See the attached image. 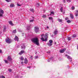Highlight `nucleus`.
I'll list each match as a JSON object with an SVG mask.
<instances>
[{
	"label": "nucleus",
	"instance_id": "obj_49",
	"mask_svg": "<svg viewBox=\"0 0 78 78\" xmlns=\"http://www.w3.org/2000/svg\"><path fill=\"white\" fill-rule=\"evenodd\" d=\"M27 68H29V69H30L31 66H27Z\"/></svg>",
	"mask_w": 78,
	"mask_h": 78
},
{
	"label": "nucleus",
	"instance_id": "obj_15",
	"mask_svg": "<svg viewBox=\"0 0 78 78\" xmlns=\"http://www.w3.org/2000/svg\"><path fill=\"white\" fill-rule=\"evenodd\" d=\"M21 61H23L24 60V58L23 56H21L20 57V58Z\"/></svg>",
	"mask_w": 78,
	"mask_h": 78
},
{
	"label": "nucleus",
	"instance_id": "obj_48",
	"mask_svg": "<svg viewBox=\"0 0 78 78\" xmlns=\"http://www.w3.org/2000/svg\"><path fill=\"white\" fill-rule=\"evenodd\" d=\"M47 53H50V51H48L47 52Z\"/></svg>",
	"mask_w": 78,
	"mask_h": 78
},
{
	"label": "nucleus",
	"instance_id": "obj_43",
	"mask_svg": "<svg viewBox=\"0 0 78 78\" xmlns=\"http://www.w3.org/2000/svg\"><path fill=\"white\" fill-rule=\"evenodd\" d=\"M68 17H66L65 18V20H68Z\"/></svg>",
	"mask_w": 78,
	"mask_h": 78
},
{
	"label": "nucleus",
	"instance_id": "obj_37",
	"mask_svg": "<svg viewBox=\"0 0 78 78\" xmlns=\"http://www.w3.org/2000/svg\"><path fill=\"white\" fill-rule=\"evenodd\" d=\"M30 59H31V60H33V56H31L30 57Z\"/></svg>",
	"mask_w": 78,
	"mask_h": 78
},
{
	"label": "nucleus",
	"instance_id": "obj_4",
	"mask_svg": "<svg viewBox=\"0 0 78 78\" xmlns=\"http://www.w3.org/2000/svg\"><path fill=\"white\" fill-rule=\"evenodd\" d=\"M4 14V12L2 9H0V17H3V14Z\"/></svg>",
	"mask_w": 78,
	"mask_h": 78
},
{
	"label": "nucleus",
	"instance_id": "obj_8",
	"mask_svg": "<svg viewBox=\"0 0 78 78\" xmlns=\"http://www.w3.org/2000/svg\"><path fill=\"white\" fill-rule=\"evenodd\" d=\"M28 62V60H27V58H26L24 59V64H27Z\"/></svg>",
	"mask_w": 78,
	"mask_h": 78
},
{
	"label": "nucleus",
	"instance_id": "obj_6",
	"mask_svg": "<svg viewBox=\"0 0 78 78\" xmlns=\"http://www.w3.org/2000/svg\"><path fill=\"white\" fill-rule=\"evenodd\" d=\"M34 30L36 33H37L39 31V27H34Z\"/></svg>",
	"mask_w": 78,
	"mask_h": 78
},
{
	"label": "nucleus",
	"instance_id": "obj_41",
	"mask_svg": "<svg viewBox=\"0 0 78 78\" xmlns=\"http://www.w3.org/2000/svg\"><path fill=\"white\" fill-rule=\"evenodd\" d=\"M35 59H37V58H38V56H35Z\"/></svg>",
	"mask_w": 78,
	"mask_h": 78
},
{
	"label": "nucleus",
	"instance_id": "obj_17",
	"mask_svg": "<svg viewBox=\"0 0 78 78\" xmlns=\"http://www.w3.org/2000/svg\"><path fill=\"white\" fill-rule=\"evenodd\" d=\"M6 26H5L4 27L3 32H6Z\"/></svg>",
	"mask_w": 78,
	"mask_h": 78
},
{
	"label": "nucleus",
	"instance_id": "obj_23",
	"mask_svg": "<svg viewBox=\"0 0 78 78\" xmlns=\"http://www.w3.org/2000/svg\"><path fill=\"white\" fill-rule=\"evenodd\" d=\"M9 24H10L11 25H12V26H13L14 25H13V24L12 23V21H9Z\"/></svg>",
	"mask_w": 78,
	"mask_h": 78
},
{
	"label": "nucleus",
	"instance_id": "obj_33",
	"mask_svg": "<svg viewBox=\"0 0 78 78\" xmlns=\"http://www.w3.org/2000/svg\"><path fill=\"white\" fill-rule=\"evenodd\" d=\"M8 70L9 71V72H12V70L11 69H9Z\"/></svg>",
	"mask_w": 78,
	"mask_h": 78
},
{
	"label": "nucleus",
	"instance_id": "obj_25",
	"mask_svg": "<svg viewBox=\"0 0 78 78\" xmlns=\"http://www.w3.org/2000/svg\"><path fill=\"white\" fill-rule=\"evenodd\" d=\"M30 11H31L33 12H34V9H30Z\"/></svg>",
	"mask_w": 78,
	"mask_h": 78
},
{
	"label": "nucleus",
	"instance_id": "obj_20",
	"mask_svg": "<svg viewBox=\"0 0 78 78\" xmlns=\"http://www.w3.org/2000/svg\"><path fill=\"white\" fill-rule=\"evenodd\" d=\"M49 19L50 20H52V22H53V18L52 17H49Z\"/></svg>",
	"mask_w": 78,
	"mask_h": 78
},
{
	"label": "nucleus",
	"instance_id": "obj_42",
	"mask_svg": "<svg viewBox=\"0 0 78 78\" xmlns=\"http://www.w3.org/2000/svg\"><path fill=\"white\" fill-rule=\"evenodd\" d=\"M6 2H10V0H5Z\"/></svg>",
	"mask_w": 78,
	"mask_h": 78
},
{
	"label": "nucleus",
	"instance_id": "obj_21",
	"mask_svg": "<svg viewBox=\"0 0 78 78\" xmlns=\"http://www.w3.org/2000/svg\"><path fill=\"white\" fill-rule=\"evenodd\" d=\"M58 20L59 22H62V20L59 19V18L58 19Z\"/></svg>",
	"mask_w": 78,
	"mask_h": 78
},
{
	"label": "nucleus",
	"instance_id": "obj_24",
	"mask_svg": "<svg viewBox=\"0 0 78 78\" xmlns=\"http://www.w3.org/2000/svg\"><path fill=\"white\" fill-rule=\"evenodd\" d=\"M49 42L50 43V44H52L53 43V41L51 40H50L49 41Z\"/></svg>",
	"mask_w": 78,
	"mask_h": 78
},
{
	"label": "nucleus",
	"instance_id": "obj_26",
	"mask_svg": "<svg viewBox=\"0 0 78 78\" xmlns=\"http://www.w3.org/2000/svg\"><path fill=\"white\" fill-rule=\"evenodd\" d=\"M46 17L47 16L45 15H43L42 16V17H43V18H46Z\"/></svg>",
	"mask_w": 78,
	"mask_h": 78
},
{
	"label": "nucleus",
	"instance_id": "obj_5",
	"mask_svg": "<svg viewBox=\"0 0 78 78\" xmlns=\"http://www.w3.org/2000/svg\"><path fill=\"white\" fill-rule=\"evenodd\" d=\"M66 48H64L61 50H60L59 51L61 53H64V51H66Z\"/></svg>",
	"mask_w": 78,
	"mask_h": 78
},
{
	"label": "nucleus",
	"instance_id": "obj_2",
	"mask_svg": "<svg viewBox=\"0 0 78 78\" xmlns=\"http://www.w3.org/2000/svg\"><path fill=\"white\" fill-rule=\"evenodd\" d=\"M32 41L33 43H35L37 45H39V40H38V38L37 37L32 38Z\"/></svg>",
	"mask_w": 78,
	"mask_h": 78
},
{
	"label": "nucleus",
	"instance_id": "obj_57",
	"mask_svg": "<svg viewBox=\"0 0 78 78\" xmlns=\"http://www.w3.org/2000/svg\"><path fill=\"white\" fill-rule=\"evenodd\" d=\"M18 47H20V46H18Z\"/></svg>",
	"mask_w": 78,
	"mask_h": 78
},
{
	"label": "nucleus",
	"instance_id": "obj_31",
	"mask_svg": "<svg viewBox=\"0 0 78 78\" xmlns=\"http://www.w3.org/2000/svg\"><path fill=\"white\" fill-rule=\"evenodd\" d=\"M76 35L75 34H73V37H76Z\"/></svg>",
	"mask_w": 78,
	"mask_h": 78
},
{
	"label": "nucleus",
	"instance_id": "obj_38",
	"mask_svg": "<svg viewBox=\"0 0 78 78\" xmlns=\"http://www.w3.org/2000/svg\"><path fill=\"white\" fill-rule=\"evenodd\" d=\"M33 21H34L33 20H30V22H33Z\"/></svg>",
	"mask_w": 78,
	"mask_h": 78
},
{
	"label": "nucleus",
	"instance_id": "obj_1",
	"mask_svg": "<svg viewBox=\"0 0 78 78\" xmlns=\"http://www.w3.org/2000/svg\"><path fill=\"white\" fill-rule=\"evenodd\" d=\"M44 34H42L41 35V40H42V41H47V37H48V34H46L44 36V38L45 39H44Z\"/></svg>",
	"mask_w": 78,
	"mask_h": 78
},
{
	"label": "nucleus",
	"instance_id": "obj_14",
	"mask_svg": "<svg viewBox=\"0 0 78 78\" xmlns=\"http://www.w3.org/2000/svg\"><path fill=\"white\" fill-rule=\"evenodd\" d=\"M15 6V5H14V4H11L10 5V8H12V7H14Z\"/></svg>",
	"mask_w": 78,
	"mask_h": 78
},
{
	"label": "nucleus",
	"instance_id": "obj_18",
	"mask_svg": "<svg viewBox=\"0 0 78 78\" xmlns=\"http://www.w3.org/2000/svg\"><path fill=\"white\" fill-rule=\"evenodd\" d=\"M70 17L71 19H73L74 18V17H73V14H71V13H70Z\"/></svg>",
	"mask_w": 78,
	"mask_h": 78
},
{
	"label": "nucleus",
	"instance_id": "obj_27",
	"mask_svg": "<svg viewBox=\"0 0 78 78\" xmlns=\"http://www.w3.org/2000/svg\"><path fill=\"white\" fill-rule=\"evenodd\" d=\"M36 5H37V7H38L39 6H40V4L38 3H37L36 4Z\"/></svg>",
	"mask_w": 78,
	"mask_h": 78
},
{
	"label": "nucleus",
	"instance_id": "obj_59",
	"mask_svg": "<svg viewBox=\"0 0 78 78\" xmlns=\"http://www.w3.org/2000/svg\"><path fill=\"white\" fill-rule=\"evenodd\" d=\"M1 66V65L0 64V66Z\"/></svg>",
	"mask_w": 78,
	"mask_h": 78
},
{
	"label": "nucleus",
	"instance_id": "obj_30",
	"mask_svg": "<svg viewBox=\"0 0 78 78\" xmlns=\"http://www.w3.org/2000/svg\"><path fill=\"white\" fill-rule=\"evenodd\" d=\"M67 22V23H70V22H71V21H70V20H67L66 21Z\"/></svg>",
	"mask_w": 78,
	"mask_h": 78
},
{
	"label": "nucleus",
	"instance_id": "obj_13",
	"mask_svg": "<svg viewBox=\"0 0 78 78\" xmlns=\"http://www.w3.org/2000/svg\"><path fill=\"white\" fill-rule=\"evenodd\" d=\"M54 34L56 35L58 33V30L57 29H55L54 30Z\"/></svg>",
	"mask_w": 78,
	"mask_h": 78
},
{
	"label": "nucleus",
	"instance_id": "obj_36",
	"mask_svg": "<svg viewBox=\"0 0 78 78\" xmlns=\"http://www.w3.org/2000/svg\"><path fill=\"white\" fill-rule=\"evenodd\" d=\"M16 30H13V33H16Z\"/></svg>",
	"mask_w": 78,
	"mask_h": 78
},
{
	"label": "nucleus",
	"instance_id": "obj_22",
	"mask_svg": "<svg viewBox=\"0 0 78 78\" xmlns=\"http://www.w3.org/2000/svg\"><path fill=\"white\" fill-rule=\"evenodd\" d=\"M30 26H31V24H30L29 26H27V30H30Z\"/></svg>",
	"mask_w": 78,
	"mask_h": 78
},
{
	"label": "nucleus",
	"instance_id": "obj_55",
	"mask_svg": "<svg viewBox=\"0 0 78 78\" xmlns=\"http://www.w3.org/2000/svg\"><path fill=\"white\" fill-rule=\"evenodd\" d=\"M32 17L33 19H34V17H33V16H32Z\"/></svg>",
	"mask_w": 78,
	"mask_h": 78
},
{
	"label": "nucleus",
	"instance_id": "obj_12",
	"mask_svg": "<svg viewBox=\"0 0 78 78\" xmlns=\"http://www.w3.org/2000/svg\"><path fill=\"white\" fill-rule=\"evenodd\" d=\"M24 53H25L24 51H21L20 53H19V54L20 55H22Z\"/></svg>",
	"mask_w": 78,
	"mask_h": 78
},
{
	"label": "nucleus",
	"instance_id": "obj_11",
	"mask_svg": "<svg viewBox=\"0 0 78 78\" xmlns=\"http://www.w3.org/2000/svg\"><path fill=\"white\" fill-rule=\"evenodd\" d=\"M7 59L9 61H12V58H11V57L9 56L8 57Z\"/></svg>",
	"mask_w": 78,
	"mask_h": 78
},
{
	"label": "nucleus",
	"instance_id": "obj_50",
	"mask_svg": "<svg viewBox=\"0 0 78 78\" xmlns=\"http://www.w3.org/2000/svg\"><path fill=\"white\" fill-rule=\"evenodd\" d=\"M64 3H66V1L65 0H63Z\"/></svg>",
	"mask_w": 78,
	"mask_h": 78
},
{
	"label": "nucleus",
	"instance_id": "obj_10",
	"mask_svg": "<svg viewBox=\"0 0 78 78\" xmlns=\"http://www.w3.org/2000/svg\"><path fill=\"white\" fill-rule=\"evenodd\" d=\"M21 48L22 49H25V45L24 44H21Z\"/></svg>",
	"mask_w": 78,
	"mask_h": 78
},
{
	"label": "nucleus",
	"instance_id": "obj_58",
	"mask_svg": "<svg viewBox=\"0 0 78 78\" xmlns=\"http://www.w3.org/2000/svg\"><path fill=\"white\" fill-rule=\"evenodd\" d=\"M50 16H51V14H50Z\"/></svg>",
	"mask_w": 78,
	"mask_h": 78
},
{
	"label": "nucleus",
	"instance_id": "obj_56",
	"mask_svg": "<svg viewBox=\"0 0 78 78\" xmlns=\"http://www.w3.org/2000/svg\"><path fill=\"white\" fill-rule=\"evenodd\" d=\"M77 49L78 50V46H77Z\"/></svg>",
	"mask_w": 78,
	"mask_h": 78
},
{
	"label": "nucleus",
	"instance_id": "obj_39",
	"mask_svg": "<svg viewBox=\"0 0 78 78\" xmlns=\"http://www.w3.org/2000/svg\"><path fill=\"white\" fill-rule=\"evenodd\" d=\"M71 9H72V10H73H73L75 9V7L73 6L72 7Z\"/></svg>",
	"mask_w": 78,
	"mask_h": 78
},
{
	"label": "nucleus",
	"instance_id": "obj_46",
	"mask_svg": "<svg viewBox=\"0 0 78 78\" xmlns=\"http://www.w3.org/2000/svg\"><path fill=\"white\" fill-rule=\"evenodd\" d=\"M17 6H21V5H20L19 4H17Z\"/></svg>",
	"mask_w": 78,
	"mask_h": 78
},
{
	"label": "nucleus",
	"instance_id": "obj_51",
	"mask_svg": "<svg viewBox=\"0 0 78 78\" xmlns=\"http://www.w3.org/2000/svg\"><path fill=\"white\" fill-rule=\"evenodd\" d=\"M76 12H77V13L78 14V10H76Z\"/></svg>",
	"mask_w": 78,
	"mask_h": 78
},
{
	"label": "nucleus",
	"instance_id": "obj_52",
	"mask_svg": "<svg viewBox=\"0 0 78 78\" xmlns=\"http://www.w3.org/2000/svg\"><path fill=\"white\" fill-rule=\"evenodd\" d=\"M51 37H53V34L51 35Z\"/></svg>",
	"mask_w": 78,
	"mask_h": 78
},
{
	"label": "nucleus",
	"instance_id": "obj_34",
	"mask_svg": "<svg viewBox=\"0 0 78 78\" xmlns=\"http://www.w3.org/2000/svg\"><path fill=\"white\" fill-rule=\"evenodd\" d=\"M66 1L68 3H70V2H71V0H66Z\"/></svg>",
	"mask_w": 78,
	"mask_h": 78
},
{
	"label": "nucleus",
	"instance_id": "obj_60",
	"mask_svg": "<svg viewBox=\"0 0 78 78\" xmlns=\"http://www.w3.org/2000/svg\"><path fill=\"white\" fill-rule=\"evenodd\" d=\"M35 54H36V53H35Z\"/></svg>",
	"mask_w": 78,
	"mask_h": 78
},
{
	"label": "nucleus",
	"instance_id": "obj_9",
	"mask_svg": "<svg viewBox=\"0 0 78 78\" xmlns=\"http://www.w3.org/2000/svg\"><path fill=\"white\" fill-rule=\"evenodd\" d=\"M14 40L16 41H19V38L17 36H16L14 39Z\"/></svg>",
	"mask_w": 78,
	"mask_h": 78
},
{
	"label": "nucleus",
	"instance_id": "obj_32",
	"mask_svg": "<svg viewBox=\"0 0 78 78\" xmlns=\"http://www.w3.org/2000/svg\"><path fill=\"white\" fill-rule=\"evenodd\" d=\"M4 61L5 63H6V64H8V62L6 60H4Z\"/></svg>",
	"mask_w": 78,
	"mask_h": 78
},
{
	"label": "nucleus",
	"instance_id": "obj_40",
	"mask_svg": "<svg viewBox=\"0 0 78 78\" xmlns=\"http://www.w3.org/2000/svg\"><path fill=\"white\" fill-rule=\"evenodd\" d=\"M78 16V13H76L75 14V16H76V17H77V16Z\"/></svg>",
	"mask_w": 78,
	"mask_h": 78
},
{
	"label": "nucleus",
	"instance_id": "obj_19",
	"mask_svg": "<svg viewBox=\"0 0 78 78\" xmlns=\"http://www.w3.org/2000/svg\"><path fill=\"white\" fill-rule=\"evenodd\" d=\"M47 44L48 45V46H51V45H52V44H51L49 42L47 43Z\"/></svg>",
	"mask_w": 78,
	"mask_h": 78
},
{
	"label": "nucleus",
	"instance_id": "obj_35",
	"mask_svg": "<svg viewBox=\"0 0 78 78\" xmlns=\"http://www.w3.org/2000/svg\"><path fill=\"white\" fill-rule=\"evenodd\" d=\"M60 11L61 12H62V7H61V8L60 9Z\"/></svg>",
	"mask_w": 78,
	"mask_h": 78
},
{
	"label": "nucleus",
	"instance_id": "obj_54",
	"mask_svg": "<svg viewBox=\"0 0 78 78\" xmlns=\"http://www.w3.org/2000/svg\"><path fill=\"white\" fill-rule=\"evenodd\" d=\"M54 44H56V42H55Z\"/></svg>",
	"mask_w": 78,
	"mask_h": 78
},
{
	"label": "nucleus",
	"instance_id": "obj_3",
	"mask_svg": "<svg viewBox=\"0 0 78 78\" xmlns=\"http://www.w3.org/2000/svg\"><path fill=\"white\" fill-rule=\"evenodd\" d=\"M5 41L6 43H8V44H10V43H11V42H12L11 40L8 38L6 39Z\"/></svg>",
	"mask_w": 78,
	"mask_h": 78
},
{
	"label": "nucleus",
	"instance_id": "obj_44",
	"mask_svg": "<svg viewBox=\"0 0 78 78\" xmlns=\"http://www.w3.org/2000/svg\"><path fill=\"white\" fill-rule=\"evenodd\" d=\"M51 14H54V12H51Z\"/></svg>",
	"mask_w": 78,
	"mask_h": 78
},
{
	"label": "nucleus",
	"instance_id": "obj_7",
	"mask_svg": "<svg viewBox=\"0 0 78 78\" xmlns=\"http://www.w3.org/2000/svg\"><path fill=\"white\" fill-rule=\"evenodd\" d=\"M66 56H67V58L68 59H69V61H70L71 62L72 61L71 57H70L69 56L67 55H66Z\"/></svg>",
	"mask_w": 78,
	"mask_h": 78
},
{
	"label": "nucleus",
	"instance_id": "obj_28",
	"mask_svg": "<svg viewBox=\"0 0 78 78\" xmlns=\"http://www.w3.org/2000/svg\"><path fill=\"white\" fill-rule=\"evenodd\" d=\"M0 78H5V77L3 76H0Z\"/></svg>",
	"mask_w": 78,
	"mask_h": 78
},
{
	"label": "nucleus",
	"instance_id": "obj_29",
	"mask_svg": "<svg viewBox=\"0 0 78 78\" xmlns=\"http://www.w3.org/2000/svg\"><path fill=\"white\" fill-rule=\"evenodd\" d=\"M71 39H72V38L70 37H68V41H70V40H71Z\"/></svg>",
	"mask_w": 78,
	"mask_h": 78
},
{
	"label": "nucleus",
	"instance_id": "obj_53",
	"mask_svg": "<svg viewBox=\"0 0 78 78\" xmlns=\"http://www.w3.org/2000/svg\"><path fill=\"white\" fill-rule=\"evenodd\" d=\"M47 28L48 29V28H49V27H48V26H47Z\"/></svg>",
	"mask_w": 78,
	"mask_h": 78
},
{
	"label": "nucleus",
	"instance_id": "obj_16",
	"mask_svg": "<svg viewBox=\"0 0 78 78\" xmlns=\"http://www.w3.org/2000/svg\"><path fill=\"white\" fill-rule=\"evenodd\" d=\"M53 59V57H51L49 58V59L48 60V62H50V61H52Z\"/></svg>",
	"mask_w": 78,
	"mask_h": 78
},
{
	"label": "nucleus",
	"instance_id": "obj_47",
	"mask_svg": "<svg viewBox=\"0 0 78 78\" xmlns=\"http://www.w3.org/2000/svg\"><path fill=\"white\" fill-rule=\"evenodd\" d=\"M2 50H0V53H2Z\"/></svg>",
	"mask_w": 78,
	"mask_h": 78
},
{
	"label": "nucleus",
	"instance_id": "obj_45",
	"mask_svg": "<svg viewBox=\"0 0 78 78\" xmlns=\"http://www.w3.org/2000/svg\"><path fill=\"white\" fill-rule=\"evenodd\" d=\"M21 64H23V62H21Z\"/></svg>",
	"mask_w": 78,
	"mask_h": 78
}]
</instances>
